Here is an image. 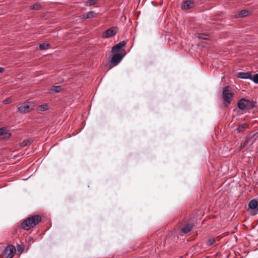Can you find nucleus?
Listing matches in <instances>:
<instances>
[{
    "mask_svg": "<svg viewBox=\"0 0 258 258\" xmlns=\"http://www.w3.org/2000/svg\"><path fill=\"white\" fill-rule=\"evenodd\" d=\"M192 229V226L190 224L186 225L185 226H183L181 230V231L186 234L188 232H189Z\"/></svg>",
    "mask_w": 258,
    "mask_h": 258,
    "instance_id": "ddd939ff",
    "label": "nucleus"
},
{
    "mask_svg": "<svg viewBox=\"0 0 258 258\" xmlns=\"http://www.w3.org/2000/svg\"><path fill=\"white\" fill-rule=\"evenodd\" d=\"M222 97L225 104H230L233 100V92L229 86L225 87L222 90Z\"/></svg>",
    "mask_w": 258,
    "mask_h": 258,
    "instance_id": "f03ea898",
    "label": "nucleus"
},
{
    "mask_svg": "<svg viewBox=\"0 0 258 258\" xmlns=\"http://www.w3.org/2000/svg\"><path fill=\"white\" fill-rule=\"evenodd\" d=\"M61 87L60 86H53L50 89V91L55 93H57L60 91Z\"/></svg>",
    "mask_w": 258,
    "mask_h": 258,
    "instance_id": "6ab92c4d",
    "label": "nucleus"
},
{
    "mask_svg": "<svg viewBox=\"0 0 258 258\" xmlns=\"http://www.w3.org/2000/svg\"><path fill=\"white\" fill-rule=\"evenodd\" d=\"M249 14V12L248 11L244 10H242L238 13V17H244L247 16Z\"/></svg>",
    "mask_w": 258,
    "mask_h": 258,
    "instance_id": "2eb2a0df",
    "label": "nucleus"
},
{
    "mask_svg": "<svg viewBox=\"0 0 258 258\" xmlns=\"http://www.w3.org/2000/svg\"><path fill=\"white\" fill-rule=\"evenodd\" d=\"M29 143L30 141L29 140H25L23 141L22 143H21L20 145L22 147H24L25 146H27Z\"/></svg>",
    "mask_w": 258,
    "mask_h": 258,
    "instance_id": "393cba45",
    "label": "nucleus"
},
{
    "mask_svg": "<svg viewBox=\"0 0 258 258\" xmlns=\"http://www.w3.org/2000/svg\"><path fill=\"white\" fill-rule=\"evenodd\" d=\"M34 107V105L33 102H24L18 108V110L20 113L25 114L33 110Z\"/></svg>",
    "mask_w": 258,
    "mask_h": 258,
    "instance_id": "7ed1b4c3",
    "label": "nucleus"
},
{
    "mask_svg": "<svg viewBox=\"0 0 258 258\" xmlns=\"http://www.w3.org/2000/svg\"><path fill=\"white\" fill-rule=\"evenodd\" d=\"M12 102V99L11 98H8L3 101V104H7Z\"/></svg>",
    "mask_w": 258,
    "mask_h": 258,
    "instance_id": "bb28decb",
    "label": "nucleus"
},
{
    "mask_svg": "<svg viewBox=\"0 0 258 258\" xmlns=\"http://www.w3.org/2000/svg\"><path fill=\"white\" fill-rule=\"evenodd\" d=\"M126 45V42L124 41H122L118 44L112 47L111 51L112 53H120L125 54V50L123 48Z\"/></svg>",
    "mask_w": 258,
    "mask_h": 258,
    "instance_id": "20e7f679",
    "label": "nucleus"
},
{
    "mask_svg": "<svg viewBox=\"0 0 258 258\" xmlns=\"http://www.w3.org/2000/svg\"><path fill=\"white\" fill-rule=\"evenodd\" d=\"M4 138H9L11 137V134L5 132V134L3 135Z\"/></svg>",
    "mask_w": 258,
    "mask_h": 258,
    "instance_id": "cd10ccee",
    "label": "nucleus"
},
{
    "mask_svg": "<svg viewBox=\"0 0 258 258\" xmlns=\"http://www.w3.org/2000/svg\"><path fill=\"white\" fill-rule=\"evenodd\" d=\"M251 79L254 83L258 84V74L254 75L252 77H251Z\"/></svg>",
    "mask_w": 258,
    "mask_h": 258,
    "instance_id": "b1692460",
    "label": "nucleus"
},
{
    "mask_svg": "<svg viewBox=\"0 0 258 258\" xmlns=\"http://www.w3.org/2000/svg\"><path fill=\"white\" fill-rule=\"evenodd\" d=\"M124 54L123 53H114V54L113 55L111 59V63L112 64H114L115 65H117L118 64L123 57H124Z\"/></svg>",
    "mask_w": 258,
    "mask_h": 258,
    "instance_id": "0eeeda50",
    "label": "nucleus"
},
{
    "mask_svg": "<svg viewBox=\"0 0 258 258\" xmlns=\"http://www.w3.org/2000/svg\"><path fill=\"white\" fill-rule=\"evenodd\" d=\"M41 220V217L34 215L26 219L22 223V228L25 230H29L38 224Z\"/></svg>",
    "mask_w": 258,
    "mask_h": 258,
    "instance_id": "f257e3e1",
    "label": "nucleus"
},
{
    "mask_svg": "<svg viewBox=\"0 0 258 258\" xmlns=\"http://www.w3.org/2000/svg\"><path fill=\"white\" fill-rule=\"evenodd\" d=\"M257 207V202L256 200L254 199L251 201H250L248 204V207L249 209H255Z\"/></svg>",
    "mask_w": 258,
    "mask_h": 258,
    "instance_id": "f8f14e48",
    "label": "nucleus"
},
{
    "mask_svg": "<svg viewBox=\"0 0 258 258\" xmlns=\"http://www.w3.org/2000/svg\"><path fill=\"white\" fill-rule=\"evenodd\" d=\"M237 77L240 79H250L251 78V74L248 72L244 73V72H240L237 74Z\"/></svg>",
    "mask_w": 258,
    "mask_h": 258,
    "instance_id": "9d476101",
    "label": "nucleus"
},
{
    "mask_svg": "<svg viewBox=\"0 0 258 258\" xmlns=\"http://www.w3.org/2000/svg\"><path fill=\"white\" fill-rule=\"evenodd\" d=\"M50 44L48 43H41L39 45V49L40 50L47 49L49 48Z\"/></svg>",
    "mask_w": 258,
    "mask_h": 258,
    "instance_id": "a211bd4d",
    "label": "nucleus"
},
{
    "mask_svg": "<svg viewBox=\"0 0 258 258\" xmlns=\"http://www.w3.org/2000/svg\"><path fill=\"white\" fill-rule=\"evenodd\" d=\"M216 240L213 238V237H210V238H209V239L207 241V244L208 245V246H211V245H213L215 244V243H216Z\"/></svg>",
    "mask_w": 258,
    "mask_h": 258,
    "instance_id": "f3484780",
    "label": "nucleus"
},
{
    "mask_svg": "<svg viewBox=\"0 0 258 258\" xmlns=\"http://www.w3.org/2000/svg\"><path fill=\"white\" fill-rule=\"evenodd\" d=\"M4 71V69L2 67H0V73L3 72Z\"/></svg>",
    "mask_w": 258,
    "mask_h": 258,
    "instance_id": "c756f323",
    "label": "nucleus"
},
{
    "mask_svg": "<svg viewBox=\"0 0 258 258\" xmlns=\"http://www.w3.org/2000/svg\"><path fill=\"white\" fill-rule=\"evenodd\" d=\"M18 251H20V250L19 249V247H18Z\"/></svg>",
    "mask_w": 258,
    "mask_h": 258,
    "instance_id": "7c9ffc66",
    "label": "nucleus"
},
{
    "mask_svg": "<svg viewBox=\"0 0 258 258\" xmlns=\"http://www.w3.org/2000/svg\"><path fill=\"white\" fill-rule=\"evenodd\" d=\"M237 106L241 110L248 109V100L245 98L240 99L237 102Z\"/></svg>",
    "mask_w": 258,
    "mask_h": 258,
    "instance_id": "6e6552de",
    "label": "nucleus"
},
{
    "mask_svg": "<svg viewBox=\"0 0 258 258\" xmlns=\"http://www.w3.org/2000/svg\"><path fill=\"white\" fill-rule=\"evenodd\" d=\"M257 214H258V208L255 209H251V211L250 212L251 215L254 216Z\"/></svg>",
    "mask_w": 258,
    "mask_h": 258,
    "instance_id": "a878e982",
    "label": "nucleus"
},
{
    "mask_svg": "<svg viewBox=\"0 0 258 258\" xmlns=\"http://www.w3.org/2000/svg\"><path fill=\"white\" fill-rule=\"evenodd\" d=\"M41 8V5L39 4H36L35 5H33L32 6H31L30 7V9L31 10H40Z\"/></svg>",
    "mask_w": 258,
    "mask_h": 258,
    "instance_id": "412c9836",
    "label": "nucleus"
},
{
    "mask_svg": "<svg viewBox=\"0 0 258 258\" xmlns=\"http://www.w3.org/2000/svg\"><path fill=\"white\" fill-rule=\"evenodd\" d=\"M117 27H112L104 32V33L102 34V37L104 38L112 37L116 35V34L117 32Z\"/></svg>",
    "mask_w": 258,
    "mask_h": 258,
    "instance_id": "423d86ee",
    "label": "nucleus"
},
{
    "mask_svg": "<svg viewBox=\"0 0 258 258\" xmlns=\"http://www.w3.org/2000/svg\"><path fill=\"white\" fill-rule=\"evenodd\" d=\"M257 106V103L254 101H250L248 100V109H252Z\"/></svg>",
    "mask_w": 258,
    "mask_h": 258,
    "instance_id": "4468645a",
    "label": "nucleus"
},
{
    "mask_svg": "<svg viewBox=\"0 0 258 258\" xmlns=\"http://www.w3.org/2000/svg\"><path fill=\"white\" fill-rule=\"evenodd\" d=\"M97 0H88L85 2V5L89 6H93L95 5L97 3Z\"/></svg>",
    "mask_w": 258,
    "mask_h": 258,
    "instance_id": "aec40b11",
    "label": "nucleus"
},
{
    "mask_svg": "<svg viewBox=\"0 0 258 258\" xmlns=\"http://www.w3.org/2000/svg\"><path fill=\"white\" fill-rule=\"evenodd\" d=\"M6 131V127H2L0 128V136H3L5 134V132Z\"/></svg>",
    "mask_w": 258,
    "mask_h": 258,
    "instance_id": "c85d7f7f",
    "label": "nucleus"
},
{
    "mask_svg": "<svg viewBox=\"0 0 258 258\" xmlns=\"http://www.w3.org/2000/svg\"><path fill=\"white\" fill-rule=\"evenodd\" d=\"M195 6L194 3L192 1H186L182 5L181 8L184 10H188L193 8Z\"/></svg>",
    "mask_w": 258,
    "mask_h": 258,
    "instance_id": "1a4fd4ad",
    "label": "nucleus"
},
{
    "mask_svg": "<svg viewBox=\"0 0 258 258\" xmlns=\"http://www.w3.org/2000/svg\"><path fill=\"white\" fill-rule=\"evenodd\" d=\"M16 252V248L14 245L7 246L3 251V254L6 258H12Z\"/></svg>",
    "mask_w": 258,
    "mask_h": 258,
    "instance_id": "39448f33",
    "label": "nucleus"
},
{
    "mask_svg": "<svg viewBox=\"0 0 258 258\" xmlns=\"http://www.w3.org/2000/svg\"><path fill=\"white\" fill-rule=\"evenodd\" d=\"M248 125L245 123H244L239 125L236 128V130L238 133H243L247 128H248Z\"/></svg>",
    "mask_w": 258,
    "mask_h": 258,
    "instance_id": "9b49d317",
    "label": "nucleus"
},
{
    "mask_svg": "<svg viewBox=\"0 0 258 258\" xmlns=\"http://www.w3.org/2000/svg\"><path fill=\"white\" fill-rule=\"evenodd\" d=\"M94 12L93 11H90L88 12L87 14L86 17L85 18V19H90L94 18Z\"/></svg>",
    "mask_w": 258,
    "mask_h": 258,
    "instance_id": "5701e85b",
    "label": "nucleus"
},
{
    "mask_svg": "<svg viewBox=\"0 0 258 258\" xmlns=\"http://www.w3.org/2000/svg\"><path fill=\"white\" fill-rule=\"evenodd\" d=\"M48 105L47 104H44L41 105H40L38 107V110L39 111H44L48 110Z\"/></svg>",
    "mask_w": 258,
    "mask_h": 258,
    "instance_id": "dca6fc26",
    "label": "nucleus"
},
{
    "mask_svg": "<svg viewBox=\"0 0 258 258\" xmlns=\"http://www.w3.org/2000/svg\"><path fill=\"white\" fill-rule=\"evenodd\" d=\"M198 38H201V39H204V40H206V39H208V38H209V35H207V34H198Z\"/></svg>",
    "mask_w": 258,
    "mask_h": 258,
    "instance_id": "4be33fe9",
    "label": "nucleus"
}]
</instances>
